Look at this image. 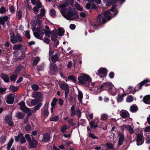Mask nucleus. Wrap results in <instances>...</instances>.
<instances>
[{"instance_id": "obj_2", "label": "nucleus", "mask_w": 150, "mask_h": 150, "mask_svg": "<svg viewBox=\"0 0 150 150\" xmlns=\"http://www.w3.org/2000/svg\"><path fill=\"white\" fill-rule=\"evenodd\" d=\"M115 6H113L110 10L105 11L104 15L99 14L96 20V23L98 25L103 24L108 20H109L117 13V11H114Z\"/></svg>"}, {"instance_id": "obj_43", "label": "nucleus", "mask_w": 150, "mask_h": 150, "mask_svg": "<svg viewBox=\"0 0 150 150\" xmlns=\"http://www.w3.org/2000/svg\"><path fill=\"white\" fill-rule=\"evenodd\" d=\"M59 119V117L57 116H55L54 117H52L50 118V120L52 121L56 122Z\"/></svg>"}, {"instance_id": "obj_54", "label": "nucleus", "mask_w": 150, "mask_h": 150, "mask_svg": "<svg viewBox=\"0 0 150 150\" xmlns=\"http://www.w3.org/2000/svg\"><path fill=\"white\" fill-rule=\"evenodd\" d=\"M106 145L108 148L109 149H112L114 147L113 144L111 143H107L106 144Z\"/></svg>"}, {"instance_id": "obj_18", "label": "nucleus", "mask_w": 150, "mask_h": 150, "mask_svg": "<svg viewBox=\"0 0 150 150\" xmlns=\"http://www.w3.org/2000/svg\"><path fill=\"white\" fill-rule=\"evenodd\" d=\"M120 114L123 118H126L129 116V113L125 110H121L120 112Z\"/></svg>"}, {"instance_id": "obj_13", "label": "nucleus", "mask_w": 150, "mask_h": 150, "mask_svg": "<svg viewBox=\"0 0 150 150\" xmlns=\"http://www.w3.org/2000/svg\"><path fill=\"white\" fill-rule=\"evenodd\" d=\"M45 9L43 8L41 9L40 14L37 15L35 17V19L37 20L38 22H39L41 19L42 17L45 15Z\"/></svg>"}, {"instance_id": "obj_1", "label": "nucleus", "mask_w": 150, "mask_h": 150, "mask_svg": "<svg viewBox=\"0 0 150 150\" xmlns=\"http://www.w3.org/2000/svg\"><path fill=\"white\" fill-rule=\"evenodd\" d=\"M74 4L73 0H67L65 3L60 4L58 8L62 16L67 20H74L77 17V13L74 8H69L68 12L66 14L69 4L72 6Z\"/></svg>"}, {"instance_id": "obj_58", "label": "nucleus", "mask_w": 150, "mask_h": 150, "mask_svg": "<svg viewBox=\"0 0 150 150\" xmlns=\"http://www.w3.org/2000/svg\"><path fill=\"white\" fill-rule=\"evenodd\" d=\"M20 142L22 144H23L25 143L26 142V140L25 139V138L23 136V135L21 136V137L20 139Z\"/></svg>"}, {"instance_id": "obj_52", "label": "nucleus", "mask_w": 150, "mask_h": 150, "mask_svg": "<svg viewBox=\"0 0 150 150\" xmlns=\"http://www.w3.org/2000/svg\"><path fill=\"white\" fill-rule=\"evenodd\" d=\"M32 88L34 91H38L39 90V87L38 85L34 84L32 86Z\"/></svg>"}, {"instance_id": "obj_19", "label": "nucleus", "mask_w": 150, "mask_h": 150, "mask_svg": "<svg viewBox=\"0 0 150 150\" xmlns=\"http://www.w3.org/2000/svg\"><path fill=\"white\" fill-rule=\"evenodd\" d=\"M9 19L10 18L6 16L0 17V24L4 25L5 22Z\"/></svg>"}, {"instance_id": "obj_10", "label": "nucleus", "mask_w": 150, "mask_h": 150, "mask_svg": "<svg viewBox=\"0 0 150 150\" xmlns=\"http://www.w3.org/2000/svg\"><path fill=\"white\" fill-rule=\"evenodd\" d=\"M143 135L142 134H138L137 136V144L138 146L144 143L143 139Z\"/></svg>"}, {"instance_id": "obj_56", "label": "nucleus", "mask_w": 150, "mask_h": 150, "mask_svg": "<svg viewBox=\"0 0 150 150\" xmlns=\"http://www.w3.org/2000/svg\"><path fill=\"white\" fill-rule=\"evenodd\" d=\"M25 35L27 38L28 39H30V35L29 31L27 30L25 32Z\"/></svg>"}, {"instance_id": "obj_32", "label": "nucleus", "mask_w": 150, "mask_h": 150, "mask_svg": "<svg viewBox=\"0 0 150 150\" xmlns=\"http://www.w3.org/2000/svg\"><path fill=\"white\" fill-rule=\"evenodd\" d=\"M75 106L73 105L71 107L70 114L71 116H74L76 114L75 111Z\"/></svg>"}, {"instance_id": "obj_57", "label": "nucleus", "mask_w": 150, "mask_h": 150, "mask_svg": "<svg viewBox=\"0 0 150 150\" xmlns=\"http://www.w3.org/2000/svg\"><path fill=\"white\" fill-rule=\"evenodd\" d=\"M73 120L72 119H69L68 121V122L69 124L73 126L75 125H76V124L75 123L73 122Z\"/></svg>"}, {"instance_id": "obj_38", "label": "nucleus", "mask_w": 150, "mask_h": 150, "mask_svg": "<svg viewBox=\"0 0 150 150\" xmlns=\"http://www.w3.org/2000/svg\"><path fill=\"white\" fill-rule=\"evenodd\" d=\"M2 78L4 81L7 82L9 81V78L6 74H3L2 76Z\"/></svg>"}, {"instance_id": "obj_61", "label": "nucleus", "mask_w": 150, "mask_h": 150, "mask_svg": "<svg viewBox=\"0 0 150 150\" xmlns=\"http://www.w3.org/2000/svg\"><path fill=\"white\" fill-rule=\"evenodd\" d=\"M68 79H69L73 81H75L76 79L75 77L73 75L70 76L68 77Z\"/></svg>"}, {"instance_id": "obj_28", "label": "nucleus", "mask_w": 150, "mask_h": 150, "mask_svg": "<svg viewBox=\"0 0 150 150\" xmlns=\"http://www.w3.org/2000/svg\"><path fill=\"white\" fill-rule=\"evenodd\" d=\"M64 30L62 28H59L58 29V33L57 34V35H58L59 36H62L64 35Z\"/></svg>"}, {"instance_id": "obj_64", "label": "nucleus", "mask_w": 150, "mask_h": 150, "mask_svg": "<svg viewBox=\"0 0 150 150\" xmlns=\"http://www.w3.org/2000/svg\"><path fill=\"white\" fill-rule=\"evenodd\" d=\"M114 73L112 72L110 73L109 74V76L111 79L113 78L114 77Z\"/></svg>"}, {"instance_id": "obj_3", "label": "nucleus", "mask_w": 150, "mask_h": 150, "mask_svg": "<svg viewBox=\"0 0 150 150\" xmlns=\"http://www.w3.org/2000/svg\"><path fill=\"white\" fill-rule=\"evenodd\" d=\"M114 88L113 86L110 83L107 82L104 83L97 90L98 92H100L103 90H105L108 88L109 89L110 92L113 96L116 94L117 89L115 88V91L113 90Z\"/></svg>"}, {"instance_id": "obj_59", "label": "nucleus", "mask_w": 150, "mask_h": 150, "mask_svg": "<svg viewBox=\"0 0 150 150\" xmlns=\"http://www.w3.org/2000/svg\"><path fill=\"white\" fill-rule=\"evenodd\" d=\"M89 136L93 139H98V137L95 136L93 134H92L91 133V132H90L89 133Z\"/></svg>"}, {"instance_id": "obj_9", "label": "nucleus", "mask_w": 150, "mask_h": 150, "mask_svg": "<svg viewBox=\"0 0 150 150\" xmlns=\"http://www.w3.org/2000/svg\"><path fill=\"white\" fill-rule=\"evenodd\" d=\"M49 69V72L52 75L54 74L57 70V66L53 63L50 64Z\"/></svg>"}, {"instance_id": "obj_14", "label": "nucleus", "mask_w": 150, "mask_h": 150, "mask_svg": "<svg viewBox=\"0 0 150 150\" xmlns=\"http://www.w3.org/2000/svg\"><path fill=\"white\" fill-rule=\"evenodd\" d=\"M42 105V103H40L35 106L33 110H30L29 109L30 111H28V114L30 116L32 113H35L36 110H39Z\"/></svg>"}, {"instance_id": "obj_29", "label": "nucleus", "mask_w": 150, "mask_h": 150, "mask_svg": "<svg viewBox=\"0 0 150 150\" xmlns=\"http://www.w3.org/2000/svg\"><path fill=\"white\" fill-rule=\"evenodd\" d=\"M16 117L19 119H22L24 117V114L21 112H19L16 114Z\"/></svg>"}, {"instance_id": "obj_22", "label": "nucleus", "mask_w": 150, "mask_h": 150, "mask_svg": "<svg viewBox=\"0 0 150 150\" xmlns=\"http://www.w3.org/2000/svg\"><path fill=\"white\" fill-rule=\"evenodd\" d=\"M144 102L147 104H150V95H147L144 97L143 99Z\"/></svg>"}, {"instance_id": "obj_51", "label": "nucleus", "mask_w": 150, "mask_h": 150, "mask_svg": "<svg viewBox=\"0 0 150 150\" xmlns=\"http://www.w3.org/2000/svg\"><path fill=\"white\" fill-rule=\"evenodd\" d=\"M17 75H12L10 77L11 80L12 81H15L16 79Z\"/></svg>"}, {"instance_id": "obj_34", "label": "nucleus", "mask_w": 150, "mask_h": 150, "mask_svg": "<svg viewBox=\"0 0 150 150\" xmlns=\"http://www.w3.org/2000/svg\"><path fill=\"white\" fill-rule=\"evenodd\" d=\"M69 128V126L67 125H62L61 128V131L62 132H64L67 129Z\"/></svg>"}, {"instance_id": "obj_24", "label": "nucleus", "mask_w": 150, "mask_h": 150, "mask_svg": "<svg viewBox=\"0 0 150 150\" xmlns=\"http://www.w3.org/2000/svg\"><path fill=\"white\" fill-rule=\"evenodd\" d=\"M50 138V136L49 134H45L43 136V138L42 139V141L45 142H47L49 140Z\"/></svg>"}, {"instance_id": "obj_30", "label": "nucleus", "mask_w": 150, "mask_h": 150, "mask_svg": "<svg viewBox=\"0 0 150 150\" xmlns=\"http://www.w3.org/2000/svg\"><path fill=\"white\" fill-rule=\"evenodd\" d=\"M126 94L125 93L122 94L121 95L119 94L117 98V101L119 102H121L123 100V97L126 96Z\"/></svg>"}, {"instance_id": "obj_12", "label": "nucleus", "mask_w": 150, "mask_h": 150, "mask_svg": "<svg viewBox=\"0 0 150 150\" xmlns=\"http://www.w3.org/2000/svg\"><path fill=\"white\" fill-rule=\"evenodd\" d=\"M18 105L20 106V108L21 110L26 113H28V111H29V108H27L25 106V102L22 101L18 103Z\"/></svg>"}, {"instance_id": "obj_40", "label": "nucleus", "mask_w": 150, "mask_h": 150, "mask_svg": "<svg viewBox=\"0 0 150 150\" xmlns=\"http://www.w3.org/2000/svg\"><path fill=\"white\" fill-rule=\"evenodd\" d=\"M45 35L48 36H50L49 35L50 34H51L52 35V34H53V33H56V30H53V31L51 32L49 30L45 31Z\"/></svg>"}, {"instance_id": "obj_41", "label": "nucleus", "mask_w": 150, "mask_h": 150, "mask_svg": "<svg viewBox=\"0 0 150 150\" xmlns=\"http://www.w3.org/2000/svg\"><path fill=\"white\" fill-rule=\"evenodd\" d=\"M23 135V134L21 133H19L18 134V135L17 136H15V141L16 142H19V140H20L21 137V136Z\"/></svg>"}, {"instance_id": "obj_37", "label": "nucleus", "mask_w": 150, "mask_h": 150, "mask_svg": "<svg viewBox=\"0 0 150 150\" xmlns=\"http://www.w3.org/2000/svg\"><path fill=\"white\" fill-rule=\"evenodd\" d=\"M89 124L91 128L92 129L93 128L94 129H95L96 127H98L97 124L95 123L93 121H92L90 122Z\"/></svg>"}, {"instance_id": "obj_53", "label": "nucleus", "mask_w": 150, "mask_h": 150, "mask_svg": "<svg viewBox=\"0 0 150 150\" xmlns=\"http://www.w3.org/2000/svg\"><path fill=\"white\" fill-rule=\"evenodd\" d=\"M75 6L77 10L79 11H81L82 10V8L78 3L76 4Z\"/></svg>"}, {"instance_id": "obj_26", "label": "nucleus", "mask_w": 150, "mask_h": 150, "mask_svg": "<svg viewBox=\"0 0 150 150\" xmlns=\"http://www.w3.org/2000/svg\"><path fill=\"white\" fill-rule=\"evenodd\" d=\"M123 126L124 127L126 128L131 134H132L133 133V129L130 125H123Z\"/></svg>"}, {"instance_id": "obj_17", "label": "nucleus", "mask_w": 150, "mask_h": 150, "mask_svg": "<svg viewBox=\"0 0 150 150\" xmlns=\"http://www.w3.org/2000/svg\"><path fill=\"white\" fill-rule=\"evenodd\" d=\"M118 134L119 136L118 146H120L123 143L124 136L123 133H122L120 132H118Z\"/></svg>"}, {"instance_id": "obj_49", "label": "nucleus", "mask_w": 150, "mask_h": 150, "mask_svg": "<svg viewBox=\"0 0 150 150\" xmlns=\"http://www.w3.org/2000/svg\"><path fill=\"white\" fill-rule=\"evenodd\" d=\"M38 100L37 99L32 100L31 101V104L33 105H36L38 104Z\"/></svg>"}, {"instance_id": "obj_11", "label": "nucleus", "mask_w": 150, "mask_h": 150, "mask_svg": "<svg viewBox=\"0 0 150 150\" xmlns=\"http://www.w3.org/2000/svg\"><path fill=\"white\" fill-rule=\"evenodd\" d=\"M5 120L6 123L10 126H11L13 125L12 120V115L11 114L9 116H7L5 117Z\"/></svg>"}, {"instance_id": "obj_62", "label": "nucleus", "mask_w": 150, "mask_h": 150, "mask_svg": "<svg viewBox=\"0 0 150 150\" xmlns=\"http://www.w3.org/2000/svg\"><path fill=\"white\" fill-rule=\"evenodd\" d=\"M10 12L11 13H13L14 12L15 10L14 7L13 6H11L9 9Z\"/></svg>"}, {"instance_id": "obj_7", "label": "nucleus", "mask_w": 150, "mask_h": 150, "mask_svg": "<svg viewBox=\"0 0 150 150\" xmlns=\"http://www.w3.org/2000/svg\"><path fill=\"white\" fill-rule=\"evenodd\" d=\"M54 52L53 50H52L50 48V50L49 52V56L50 57L51 56V59L54 62H55L57 61H58L59 57V54L57 53L55 54L54 56H52Z\"/></svg>"}, {"instance_id": "obj_48", "label": "nucleus", "mask_w": 150, "mask_h": 150, "mask_svg": "<svg viewBox=\"0 0 150 150\" xmlns=\"http://www.w3.org/2000/svg\"><path fill=\"white\" fill-rule=\"evenodd\" d=\"M57 99L56 98L53 99L52 102L51 103V105L53 108H54V106L56 104V101H57Z\"/></svg>"}, {"instance_id": "obj_47", "label": "nucleus", "mask_w": 150, "mask_h": 150, "mask_svg": "<svg viewBox=\"0 0 150 150\" xmlns=\"http://www.w3.org/2000/svg\"><path fill=\"white\" fill-rule=\"evenodd\" d=\"M50 16L52 17H54L56 15V13L54 9H52L50 11Z\"/></svg>"}, {"instance_id": "obj_16", "label": "nucleus", "mask_w": 150, "mask_h": 150, "mask_svg": "<svg viewBox=\"0 0 150 150\" xmlns=\"http://www.w3.org/2000/svg\"><path fill=\"white\" fill-rule=\"evenodd\" d=\"M144 84L146 86L150 85V79H146L141 82L139 84V89L142 88V86Z\"/></svg>"}, {"instance_id": "obj_25", "label": "nucleus", "mask_w": 150, "mask_h": 150, "mask_svg": "<svg viewBox=\"0 0 150 150\" xmlns=\"http://www.w3.org/2000/svg\"><path fill=\"white\" fill-rule=\"evenodd\" d=\"M57 34L56 33L52 34L51 40L56 42L57 45H58L59 43V41L58 40H56L55 39V38H57Z\"/></svg>"}, {"instance_id": "obj_55", "label": "nucleus", "mask_w": 150, "mask_h": 150, "mask_svg": "<svg viewBox=\"0 0 150 150\" xmlns=\"http://www.w3.org/2000/svg\"><path fill=\"white\" fill-rule=\"evenodd\" d=\"M6 11V8L4 6H2L0 8V13L2 14Z\"/></svg>"}, {"instance_id": "obj_60", "label": "nucleus", "mask_w": 150, "mask_h": 150, "mask_svg": "<svg viewBox=\"0 0 150 150\" xmlns=\"http://www.w3.org/2000/svg\"><path fill=\"white\" fill-rule=\"evenodd\" d=\"M22 14L21 12V11H19L18 12L17 14L16 15V16L19 19H20L21 18V17H22Z\"/></svg>"}, {"instance_id": "obj_27", "label": "nucleus", "mask_w": 150, "mask_h": 150, "mask_svg": "<svg viewBox=\"0 0 150 150\" xmlns=\"http://www.w3.org/2000/svg\"><path fill=\"white\" fill-rule=\"evenodd\" d=\"M32 3L33 5H38L39 7H42V4L39 1V0H31Z\"/></svg>"}, {"instance_id": "obj_35", "label": "nucleus", "mask_w": 150, "mask_h": 150, "mask_svg": "<svg viewBox=\"0 0 150 150\" xmlns=\"http://www.w3.org/2000/svg\"><path fill=\"white\" fill-rule=\"evenodd\" d=\"M108 117L107 114H102L101 115L100 120H106L108 119Z\"/></svg>"}, {"instance_id": "obj_36", "label": "nucleus", "mask_w": 150, "mask_h": 150, "mask_svg": "<svg viewBox=\"0 0 150 150\" xmlns=\"http://www.w3.org/2000/svg\"><path fill=\"white\" fill-rule=\"evenodd\" d=\"M22 47V45L21 44H16L13 46V49L15 50H19L21 49Z\"/></svg>"}, {"instance_id": "obj_44", "label": "nucleus", "mask_w": 150, "mask_h": 150, "mask_svg": "<svg viewBox=\"0 0 150 150\" xmlns=\"http://www.w3.org/2000/svg\"><path fill=\"white\" fill-rule=\"evenodd\" d=\"M41 8L39 7V4H38L36 6L33 8V11L35 14H37L38 13L39 8Z\"/></svg>"}, {"instance_id": "obj_21", "label": "nucleus", "mask_w": 150, "mask_h": 150, "mask_svg": "<svg viewBox=\"0 0 150 150\" xmlns=\"http://www.w3.org/2000/svg\"><path fill=\"white\" fill-rule=\"evenodd\" d=\"M44 33L43 32H42L40 33L38 32H34V35L37 38L42 39V38L43 35H44Z\"/></svg>"}, {"instance_id": "obj_45", "label": "nucleus", "mask_w": 150, "mask_h": 150, "mask_svg": "<svg viewBox=\"0 0 150 150\" xmlns=\"http://www.w3.org/2000/svg\"><path fill=\"white\" fill-rule=\"evenodd\" d=\"M133 100V98L132 96H127L126 98V101L127 102L130 103L132 102Z\"/></svg>"}, {"instance_id": "obj_50", "label": "nucleus", "mask_w": 150, "mask_h": 150, "mask_svg": "<svg viewBox=\"0 0 150 150\" xmlns=\"http://www.w3.org/2000/svg\"><path fill=\"white\" fill-rule=\"evenodd\" d=\"M35 20H36V21H35V20H33L32 21L31 24L33 27L35 26L36 25V24H37V23H38L39 24H40V20L39 21V22H38L37 21V20H36V19H35Z\"/></svg>"}, {"instance_id": "obj_20", "label": "nucleus", "mask_w": 150, "mask_h": 150, "mask_svg": "<svg viewBox=\"0 0 150 150\" xmlns=\"http://www.w3.org/2000/svg\"><path fill=\"white\" fill-rule=\"evenodd\" d=\"M60 88L65 91L69 90V86L66 83H63L59 84Z\"/></svg>"}, {"instance_id": "obj_33", "label": "nucleus", "mask_w": 150, "mask_h": 150, "mask_svg": "<svg viewBox=\"0 0 150 150\" xmlns=\"http://www.w3.org/2000/svg\"><path fill=\"white\" fill-rule=\"evenodd\" d=\"M42 113L45 116L47 117L49 114L48 108L43 109L42 110Z\"/></svg>"}, {"instance_id": "obj_63", "label": "nucleus", "mask_w": 150, "mask_h": 150, "mask_svg": "<svg viewBox=\"0 0 150 150\" xmlns=\"http://www.w3.org/2000/svg\"><path fill=\"white\" fill-rule=\"evenodd\" d=\"M6 141V138L5 136H2L1 138V142L2 143Z\"/></svg>"}, {"instance_id": "obj_31", "label": "nucleus", "mask_w": 150, "mask_h": 150, "mask_svg": "<svg viewBox=\"0 0 150 150\" xmlns=\"http://www.w3.org/2000/svg\"><path fill=\"white\" fill-rule=\"evenodd\" d=\"M138 110V108L137 106L133 105L130 107V110L132 112H136Z\"/></svg>"}, {"instance_id": "obj_4", "label": "nucleus", "mask_w": 150, "mask_h": 150, "mask_svg": "<svg viewBox=\"0 0 150 150\" xmlns=\"http://www.w3.org/2000/svg\"><path fill=\"white\" fill-rule=\"evenodd\" d=\"M78 80L79 83L86 86L90 85L89 83L91 81V78L88 75L84 74H82L78 77Z\"/></svg>"}, {"instance_id": "obj_46", "label": "nucleus", "mask_w": 150, "mask_h": 150, "mask_svg": "<svg viewBox=\"0 0 150 150\" xmlns=\"http://www.w3.org/2000/svg\"><path fill=\"white\" fill-rule=\"evenodd\" d=\"M10 89L13 92H16L18 89V87H15L11 86L10 87Z\"/></svg>"}, {"instance_id": "obj_23", "label": "nucleus", "mask_w": 150, "mask_h": 150, "mask_svg": "<svg viewBox=\"0 0 150 150\" xmlns=\"http://www.w3.org/2000/svg\"><path fill=\"white\" fill-rule=\"evenodd\" d=\"M83 97V94L82 92L80 91H78V101L82 103V100Z\"/></svg>"}, {"instance_id": "obj_8", "label": "nucleus", "mask_w": 150, "mask_h": 150, "mask_svg": "<svg viewBox=\"0 0 150 150\" xmlns=\"http://www.w3.org/2000/svg\"><path fill=\"white\" fill-rule=\"evenodd\" d=\"M106 68H100L98 71V74L100 78L105 77L107 75Z\"/></svg>"}, {"instance_id": "obj_5", "label": "nucleus", "mask_w": 150, "mask_h": 150, "mask_svg": "<svg viewBox=\"0 0 150 150\" xmlns=\"http://www.w3.org/2000/svg\"><path fill=\"white\" fill-rule=\"evenodd\" d=\"M25 137L26 138L28 143L29 145L31 147L33 148H35L37 146L38 144L37 141L34 139V137L31 135L32 140L31 138L29 135L26 134L25 135Z\"/></svg>"}, {"instance_id": "obj_6", "label": "nucleus", "mask_w": 150, "mask_h": 150, "mask_svg": "<svg viewBox=\"0 0 150 150\" xmlns=\"http://www.w3.org/2000/svg\"><path fill=\"white\" fill-rule=\"evenodd\" d=\"M9 33L10 35V41L12 43L15 44L18 41L21 42L22 40V37L18 34L15 35L13 34L12 33L11 31H10Z\"/></svg>"}, {"instance_id": "obj_39", "label": "nucleus", "mask_w": 150, "mask_h": 150, "mask_svg": "<svg viewBox=\"0 0 150 150\" xmlns=\"http://www.w3.org/2000/svg\"><path fill=\"white\" fill-rule=\"evenodd\" d=\"M13 142V138L11 139L8 144H7V148L8 150H9L10 149V148L11 147V146L12 145V144Z\"/></svg>"}, {"instance_id": "obj_42", "label": "nucleus", "mask_w": 150, "mask_h": 150, "mask_svg": "<svg viewBox=\"0 0 150 150\" xmlns=\"http://www.w3.org/2000/svg\"><path fill=\"white\" fill-rule=\"evenodd\" d=\"M40 61L39 57H36L33 60V66H36Z\"/></svg>"}, {"instance_id": "obj_15", "label": "nucleus", "mask_w": 150, "mask_h": 150, "mask_svg": "<svg viewBox=\"0 0 150 150\" xmlns=\"http://www.w3.org/2000/svg\"><path fill=\"white\" fill-rule=\"evenodd\" d=\"M14 100V95L10 94L7 96L6 102L8 104H12L13 103Z\"/></svg>"}]
</instances>
